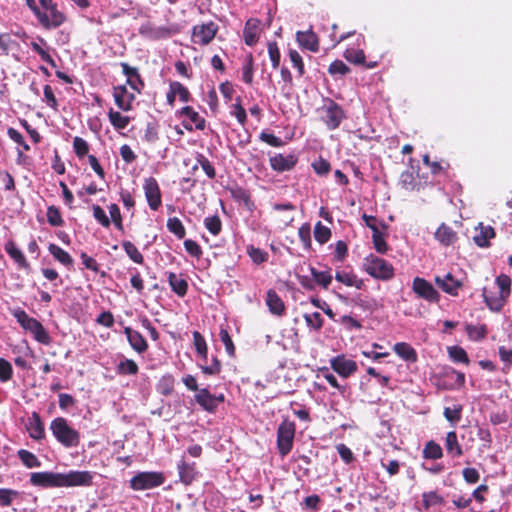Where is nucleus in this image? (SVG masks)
<instances>
[{
    "instance_id": "1",
    "label": "nucleus",
    "mask_w": 512,
    "mask_h": 512,
    "mask_svg": "<svg viewBox=\"0 0 512 512\" xmlns=\"http://www.w3.org/2000/svg\"><path fill=\"white\" fill-rule=\"evenodd\" d=\"M92 474L88 471H70L68 473L35 472L30 476L34 486L49 487H75L89 486L92 483Z\"/></svg>"
},
{
    "instance_id": "2",
    "label": "nucleus",
    "mask_w": 512,
    "mask_h": 512,
    "mask_svg": "<svg viewBox=\"0 0 512 512\" xmlns=\"http://www.w3.org/2000/svg\"><path fill=\"white\" fill-rule=\"evenodd\" d=\"M50 429L54 437L65 447H76L80 442L79 433L69 426L65 418H55L50 424Z\"/></svg>"
},
{
    "instance_id": "3",
    "label": "nucleus",
    "mask_w": 512,
    "mask_h": 512,
    "mask_svg": "<svg viewBox=\"0 0 512 512\" xmlns=\"http://www.w3.org/2000/svg\"><path fill=\"white\" fill-rule=\"evenodd\" d=\"M363 269L376 279L389 280L394 276L393 266L386 260L373 254L364 259Z\"/></svg>"
},
{
    "instance_id": "4",
    "label": "nucleus",
    "mask_w": 512,
    "mask_h": 512,
    "mask_svg": "<svg viewBox=\"0 0 512 512\" xmlns=\"http://www.w3.org/2000/svg\"><path fill=\"white\" fill-rule=\"evenodd\" d=\"M318 112L321 120L329 130L338 128L346 117L342 107L330 99L318 109Z\"/></svg>"
},
{
    "instance_id": "5",
    "label": "nucleus",
    "mask_w": 512,
    "mask_h": 512,
    "mask_svg": "<svg viewBox=\"0 0 512 512\" xmlns=\"http://www.w3.org/2000/svg\"><path fill=\"white\" fill-rule=\"evenodd\" d=\"M164 482V477L158 472H140L131 480V487L134 490H146L160 486Z\"/></svg>"
},
{
    "instance_id": "6",
    "label": "nucleus",
    "mask_w": 512,
    "mask_h": 512,
    "mask_svg": "<svg viewBox=\"0 0 512 512\" xmlns=\"http://www.w3.org/2000/svg\"><path fill=\"white\" fill-rule=\"evenodd\" d=\"M174 33L175 31L167 26H156L150 22L143 23L139 27V34L149 40L166 39Z\"/></svg>"
},
{
    "instance_id": "7",
    "label": "nucleus",
    "mask_w": 512,
    "mask_h": 512,
    "mask_svg": "<svg viewBox=\"0 0 512 512\" xmlns=\"http://www.w3.org/2000/svg\"><path fill=\"white\" fill-rule=\"evenodd\" d=\"M218 26L214 22L197 25L193 28L192 40L194 43L207 45L215 37Z\"/></svg>"
},
{
    "instance_id": "8",
    "label": "nucleus",
    "mask_w": 512,
    "mask_h": 512,
    "mask_svg": "<svg viewBox=\"0 0 512 512\" xmlns=\"http://www.w3.org/2000/svg\"><path fill=\"white\" fill-rule=\"evenodd\" d=\"M294 427L292 424H282L278 428L277 444L282 456L287 455L293 444Z\"/></svg>"
},
{
    "instance_id": "9",
    "label": "nucleus",
    "mask_w": 512,
    "mask_h": 512,
    "mask_svg": "<svg viewBox=\"0 0 512 512\" xmlns=\"http://www.w3.org/2000/svg\"><path fill=\"white\" fill-rule=\"evenodd\" d=\"M413 291L421 298L430 301L437 302L439 294L436 289L425 279L416 277L412 284Z\"/></svg>"
},
{
    "instance_id": "10",
    "label": "nucleus",
    "mask_w": 512,
    "mask_h": 512,
    "mask_svg": "<svg viewBox=\"0 0 512 512\" xmlns=\"http://www.w3.org/2000/svg\"><path fill=\"white\" fill-rule=\"evenodd\" d=\"M36 17L46 29L57 28L65 21V16L57 7L47 11L40 10Z\"/></svg>"
},
{
    "instance_id": "11",
    "label": "nucleus",
    "mask_w": 512,
    "mask_h": 512,
    "mask_svg": "<svg viewBox=\"0 0 512 512\" xmlns=\"http://www.w3.org/2000/svg\"><path fill=\"white\" fill-rule=\"evenodd\" d=\"M143 189L149 207L157 210L161 205V193L157 181L152 177L145 179Z\"/></svg>"
},
{
    "instance_id": "12",
    "label": "nucleus",
    "mask_w": 512,
    "mask_h": 512,
    "mask_svg": "<svg viewBox=\"0 0 512 512\" xmlns=\"http://www.w3.org/2000/svg\"><path fill=\"white\" fill-rule=\"evenodd\" d=\"M332 369L341 377L347 378L357 370L355 361L345 358L344 356H337L330 361Z\"/></svg>"
},
{
    "instance_id": "13",
    "label": "nucleus",
    "mask_w": 512,
    "mask_h": 512,
    "mask_svg": "<svg viewBox=\"0 0 512 512\" xmlns=\"http://www.w3.org/2000/svg\"><path fill=\"white\" fill-rule=\"evenodd\" d=\"M495 237V231L491 226H485L479 223L475 227V233L473 235V241L479 247L485 248L490 245L489 240Z\"/></svg>"
},
{
    "instance_id": "14",
    "label": "nucleus",
    "mask_w": 512,
    "mask_h": 512,
    "mask_svg": "<svg viewBox=\"0 0 512 512\" xmlns=\"http://www.w3.org/2000/svg\"><path fill=\"white\" fill-rule=\"evenodd\" d=\"M26 428L30 437L35 440H41L45 436L44 425L37 412H33L32 415L28 418Z\"/></svg>"
},
{
    "instance_id": "15",
    "label": "nucleus",
    "mask_w": 512,
    "mask_h": 512,
    "mask_svg": "<svg viewBox=\"0 0 512 512\" xmlns=\"http://www.w3.org/2000/svg\"><path fill=\"white\" fill-rule=\"evenodd\" d=\"M296 40L301 47L308 49L312 52L318 51V37L312 30H308L305 32L298 31L296 33Z\"/></svg>"
},
{
    "instance_id": "16",
    "label": "nucleus",
    "mask_w": 512,
    "mask_h": 512,
    "mask_svg": "<svg viewBox=\"0 0 512 512\" xmlns=\"http://www.w3.org/2000/svg\"><path fill=\"white\" fill-rule=\"evenodd\" d=\"M435 282L444 292L451 295H457V291L462 285L461 282L456 280L450 273L444 276H436Z\"/></svg>"
},
{
    "instance_id": "17",
    "label": "nucleus",
    "mask_w": 512,
    "mask_h": 512,
    "mask_svg": "<svg viewBox=\"0 0 512 512\" xmlns=\"http://www.w3.org/2000/svg\"><path fill=\"white\" fill-rule=\"evenodd\" d=\"M296 163L293 155L276 154L270 158L271 167L278 172H284L292 169Z\"/></svg>"
},
{
    "instance_id": "18",
    "label": "nucleus",
    "mask_w": 512,
    "mask_h": 512,
    "mask_svg": "<svg viewBox=\"0 0 512 512\" xmlns=\"http://www.w3.org/2000/svg\"><path fill=\"white\" fill-rule=\"evenodd\" d=\"M124 333L130 346L138 353H143L147 350V342L144 337L137 331L132 330L130 327L124 328Z\"/></svg>"
},
{
    "instance_id": "19",
    "label": "nucleus",
    "mask_w": 512,
    "mask_h": 512,
    "mask_svg": "<svg viewBox=\"0 0 512 512\" xmlns=\"http://www.w3.org/2000/svg\"><path fill=\"white\" fill-rule=\"evenodd\" d=\"M457 238V233L444 223H442L435 232V239L444 246L454 244Z\"/></svg>"
},
{
    "instance_id": "20",
    "label": "nucleus",
    "mask_w": 512,
    "mask_h": 512,
    "mask_svg": "<svg viewBox=\"0 0 512 512\" xmlns=\"http://www.w3.org/2000/svg\"><path fill=\"white\" fill-rule=\"evenodd\" d=\"M266 305L268 306L269 311L276 316H282L285 312L284 302L272 289L266 294Z\"/></svg>"
},
{
    "instance_id": "21",
    "label": "nucleus",
    "mask_w": 512,
    "mask_h": 512,
    "mask_svg": "<svg viewBox=\"0 0 512 512\" xmlns=\"http://www.w3.org/2000/svg\"><path fill=\"white\" fill-rule=\"evenodd\" d=\"M195 401L207 412L213 413L216 411L214 395L207 389L203 388L195 395Z\"/></svg>"
},
{
    "instance_id": "22",
    "label": "nucleus",
    "mask_w": 512,
    "mask_h": 512,
    "mask_svg": "<svg viewBox=\"0 0 512 512\" xmlns=\"http://www.w3.org/2000/svg\"><path fill=\"white\" fill-rule=\"evenodd\" d=\"M259 23L257 20H248L244 29V40L249 46H253L259 39Z\"/></svg>"
},
{
    "instance_id": "23",
    "label": "nucleus",
    "mask_w": 512,
    "mask_h": 512,
    "mask_svg": "<svg viewBox=\"0 0 512 512\" xmlns=\"http://www.w3.org/2000/svg\"><path fill=\"white\" fill-rule=\"evenodd\" d=\"M5 251L17 263L20 268L28 269L30 267L24 254L18 249L13 241H8L5 244Z\"/></svg>"
},
{
    "instance_id": "24",
    "label": "nucleus",
    "mask_w": 512,
    "mask_h": 512,
    "mask_svg": "<svg viewBox=\"0 0 512 512\" xmlns=\"http://www.w3.org/2000/svg\"><path fill=\"white\" fill-rule=\"evenodd\" d=\"M335 279L346 286L355 287L357 289H361L364 285L362 279H359L354 273L344 270L337 271Z\"/></svg>"
},
{
    "instance_id": "25",
    "label": "nucleus",
    "mask_w": 512,
    "mask_h": 512,
    "mask_svg": "<svg viewBox=\"0 0 512 512\" xmlns=\"http://www.w3.org/2000/svg\"><path fill=\"white\" fill-rule=\"evenodd\" d=\"M179 475L180 479L185 484H190L195 476H196V469H195V463H186L185 461H181L178 465Z\"/></svg>"
},
{
    "instance_id": "26",
    "label": "nucleus",
    "mask_w": 512,
    "mask_h": 512,
    "mask_svg": "<svg viewBox=\"0 0 512 512\" xmlns=\"http://www.w3.org/2000/svg\"><path fill=\"white\" fill-rule=\"evenodd\" d=\"M168 281L171 289L179 296H184L187 292L188 284L187 281L175 273L170 272L168 274Z\"/></svg>"
},
{
    "instance_id": "27",
    "label": "nucleus",
    "mask_w": 512,
    "mask_h": 512,
    "mask_svg": "<svg viewBox=\"0 0 512 512\" xmlns=\"http://www.w3.org/2000/svg\"><path fill=\"white\" fill-rule=\"evenodd\" d=\"M445 447L449 454L459 457L463 454V450L458 443L457 435L454 431H450L446 435Z\"/></svg>"
},
{
    "instance_id": "28",
    "label": "nucleus",
    "mask_w": 512,
    "mask_h": 512,
    "mask_svg": "<svg viewBox=\"0 0 512 512\" xmlns=\"http://www.w3.org/2000/svg\"><path fill=\"white\" fill-rule=\"evenodd\" d=\"M395 353L406 361L415 362L417 355L415 350L407 343L401 342L394 345Z\"/></svg>"
},
{
    "instance_id": "29",
    "label": "nucleus",
    "mask_w": 512,
    "mask_h": 512,
    "mask_svg": "<svg viewBox=\"0 0 512 512\" xmlns=\"http://www.w3.org/2000/svg\"><path fill=\"white\" fill-rule=\"evenodd\" d=\"M12 314L16 318L17 322L25 330H28V331H31L33 328H35V326L39 322L38 320L30 317L24 310H21V309L14 310Z\"/></svg>"
},
{
    "instance_id": "30",
    "label": "nucleus",
    "mask_w": 512,
    "mask_h": 512,
    "mask_svg": "<svg viewBox=\"0 0 512 512\" xmlns=\"http://www.w3.org/2000/svg\"><path fill=\"white\" fill-rule=\"evenodd\" d=\"M49 252L53 255V257L62 263L65 266L72 265L73 259L72 257L61 247L56 244H50L48 247Z\"/></svg>"
},
{
    "instance_id": "31",
    "label": "nucleus",
    "mask_w": 512,
    "mask_h": 512,
    "mask_svg": "<svg viewBox=\"0 0 512 512\" xmlns=\"http://www.w3.org/2000/svg\"><path fill=\"white\" fill-rule=\"evenodd\" d=\"M313 279L317 284L322 286L324 289H327L332 282V274L330 270L327 271H318L314 267L310 268Z\"/></svg>"
},
{
    "instance_id": "32",
    "label": "nucleus",
    "mask_w": 512,
    "mask_h": 512,
    "mask_svg": "<svg viewBox=\"0 0 512 512\" xmlns=\"http://www.w3.org/2000/svg\"><path fill=\"white\" fill-rule=\"evenodd\" d=\"M123 67L125 74L127 76L128 85L132 88L134 92L140 93V86H143V83L141 82L139 75L134 69H131L128 65L124 64Z\"/></svg>"
},
{
    "instance_id": "33",
    "label": "nucleus",
    "mask_w": 512,
    "mask_h": 512,
    "mask_svg": "<svg viewBox=\"0 0 512 512\" xmlns=\"http://www.w3.org/2000/svg\"><path fill=\"white\" fill-rule=\"evenodd\" d=\"M108 116L111 124L119 130L125 129L130 121L129 117L123 116L121 113L114 111L113 109L109 110Z\"/></svg>"
},
{
    "instance_id": "34",
    "label": "nucleus",
    "mask_w": 512,
    "mask_h": 512,
    "mask_svg": "<svg viewBox=\"0 0 512 512\" xmlns=\"http://www.w3.org/2000/svg\"><path fill=\"white\" fill-rule=\"evenodd\" d=\"M314 237L318 243L325 244L331 237V230L318 221L314 227Z\"/></svg>"
},
{
    "instance_id": "35",
    "label": "nucleus",
    "mask_w": 512,
    "mask_h": 512,
    "mask_svg": "<svg viewBox=\"0 0 512 512\" xmlns=\"http://www.w3.org/2000/svg\"><path fill=\"white\" fill-rule=\"evenodd\" d=\"M496 284L499 288V295L508 299L511 294V279L505 274H501L496 278Z\"/></svg>"
},
{
    "instance_id": "36",
    "label": "nucleus",
    "mask_w": 512,
    "mask_h": 512,
    "mask_svg": "<svg viewBox=\"0 0 512 512\" xmlns=\"http://www.w3.org/2000/svg\"><path fill=\"white\" fill-rule=\"evenodd\" d=\"M167 228L177 238L183 239L185 237V234H186L185 228H184L182 222L177 217L168 219Z\"/></svg>"
},
{
    "instance_id": "37",
    "label": "nucleus",
    "mask_w": 512,
    "mask_h": 512,
    "mask_svg": "<svg viewBox=\"0 0 512 512\" xmlns=\"http://www.w3.org/2000/svg\"><path fill=\"white\" fill-rule=\"evenodd\" d=\"M423 456L428 459H440L443 456L442 448L434 441H430L423 450Z\"/></svg>"
},
{
    "instance_id": "38",
    "label": "nucleus",
    "mask_w": 512,
    "mask_h": 512,
    "mask_svg": "<svg viewBox=\"0 0 512 512\" xmlns=\"http://www.w3.org/2000/svg\"><path fill=\"white\" fill-rule=\"evenodd\" d=\"M18 456L23 464L28 468L40 467L41 463L38 458L31 452L21 449L18 451Z\"/></svg>"
},
{
    "instance_id": "39",
    "label": "nucleus",
    "mask_w": 512,
    "mask_h": 512,
    "mask_svg": "<svg viewBox=\"0 0 512 512\" xmlns=\"http://www.w3.org/2000/svg\"><path fill=\"white\" fill-rule=\"evenodd\" d=\"M484 301L490 310L499 312L505 305L507 299L499 295L497 297L488 296L484 292Z\"/></svg>"
},
{
    "instance_id": "40",
    "label": "nucleus",
    "mask_w": 512,
    "mask_h": 512,
    "mask_svg": "<svg viewBox=\"0 0 512 512\" xmlns=\"http://www.w3.org/2000/svg\"><path fill=\"white\" fill-rule=\"evenodd\" d=\"M122 247L133 262L137 264L143 263V256L134 244L124 241Z\"/></svg>"
},
{
    "instance_id": "41",
    "label": "nucleus",
    "mask_w": 512,
    "mask_h": 512,
    "mask_svg": "<svg viewBox=\"0 0 512 512\" xmlns=\"http://www.w3.org/2000/svg\"><path fill=\"white\" fill-rule=\"evenodd\" d=\"M448 354H449V357L454 362H460V363H464V364H468L469 363V359H468L466 351L463 348L459 347V346H451V347H449L448 348Z\"/></svg>"
},
{
    "instance_id": "42",
    "label": "nucleus",
    "mask_w": 512,
    "mask_h": 512,
    "mask_svg": "<svg viewBox=\"0 0 512 512\" xmlns=\"http://www.w3.org/2000/svg\"><path fill=\"white\" fill-rule=\"evenodd\" d=\"M299 239L304 249L309 250L311 248V228L308 223H304L298 230Z\"/></svg>"
},
{
    "instance_id": "43",
    "label": "nucleus",
    "mask_w": 512,
    "mask_h": 512,
    "mask_svg": "<svg viewBox=\"0 0 512 512\" xmlns=\"http://www.w3.org/2000/svg\"><path fill=\"white\" fill-rule=\"evenodd\" d=\"M47 221L50 225L54 227L62 226L63 225V219L60 214V211L55 206H49L47 208Z\"/></svg>"
},
{
    "instance_id": "44",
    "label": "nucleus",
    "mask_w": 512,
    "mask_h": 512,
    "mask_svg": "<svg viewBox=\"0 0 512 512\" xmlns=\"http://www.w3.org/2000/svg\"><path fill=\"white\" fill-rule=\"evenodd\" d=\"M344 56L347 61L355 64H362L365 61V54L362 50L359 49H347L344 53Z\"/></svg>"
},
{
    "instance_id": "45",
    "label": "nucleus",
    "mask_w": 512,
    "mask_h": 512,
    "mask_svg": "<svg viewBox=\"0 0 512 512\" xmlns=\"http://www.w3.org/2000/svg\"><path fill=\"white\" fill-rule=\"evenodd\" d=\"M118 371L121 374L135 375L138 372V365L134 360L126 359L118 364Z\"/></svg>"
},
{
    "instance_id": "46",
    "label": "nucleus",
    "mask_w": 512,
    "mask_h": 512,
    "mask_svg": "<svg viewBox=\"0 0 512 512\" xmlns=\"http://www.w3.org/2000/svg\"><path fill=\"white\" fill-rule=\"evenodd\" d=\"M423 504L425 508H429L430 506L441 505L443 503V497L437 494L436 492H428L422 495Z\"/></svg>"
},
{
    "instance_id": "47",
    "label": "nucleus",
    "mask_w": 512,
    "mask_h": 512,
    "mask_svg": "<svg viewBox=\"0 0 512 512\" xmlns=\"http://www.w3.org/2000/svg\"><path fill=\"white\" fill-rule=\"evenodd\" d=\"M174 379L171 375L163 376L158 384V391L163 395H168L173 390Z\"/></svg>"
},
{
    "instance_id": "48",
    "label": "nucleus",
    "mask_w": 512,
    "mask_h": 512,
    "mask_svg": "<svg viewBox=\"0 0 512 512\" xmlns=\"http://www.w3.org/2000/svg\"><path fill=\"white\" fill-rule=\"evenodd\" d=\"M204 225L213 235H217L221 231V220L218 216L205 218Z\"/></svg>"
},
{
    "instance_id": "49",
    "label": "nucleus",
    "mask_w": 512,
    "mask_h": 512,
    "mask_svg": "<svg viewBox=\"0 0 512 512\" xmlns=\"http://www.w3.org/2000/svg\"><path fill=\"white\" fill-rule=\"evenodd\" d=\"M30 332L34 335V338L38 342L42 344H49L50 337L40 322H38L35 328H33Z\"/></svg>"
},
{
    "instance_id": "50",
    "label": "nucleus",
    "mask_w": 512,
    "mask_h": 512,
    "mask_svg": "<svg viewBox=\"0 0 512 512\" xmlns=\"http://www.w3.org/2000/svg\"><path fill=\"white\" fill-rule=\"evenodd\" d=\"M248 255L252 261L256 264L263 263L267 260L268 254L259 248L249 246L247 248Z\"/></svg>"
},
{
    "instance_id": "51",
    "label": "nucleus",
    "mask_w": 512,
    "mask_h": 512,
    "mask_svg": "<svg viewBox=\"0 0 512 512\" xmlns=\"http://www.w3.org/2000/svg\"><path fill=\"white\" fill-rule=\"evenodd\" d=\"M193 340H194V346H195L197 353L199 355L203 356L204 358H206L207 345H206L205 339L202 337V335L199 332L195 331L193 333Z\"/></svg>"
},
{
    "instance_id": "52",
    "label": "nucleus",
    "mask_w": 512,
    "mask_h": 512,
    "mask_svg": "<svg viewBox=\"0 0 512 512\" xmlns=\"http://www.w3.org/2000/svg\"><path fill=\"white\" fill-rule=\"evenodd\" d=\"M12 365L3 358H0V381L7 382L12 377Z\"/></svg>"
},
{
    "instance_id": "53",
    "label": "nucleus",
    "mask_w": 512,
    "mask_h": 512,
    "mask_svg": "<svg viewBox=\"0 0 512 512\" xmlns=\"http://www.w3.org/2000/svg\"><path fill=\"white\" fill-rule=\"evenodd\" d=\"M18 496V492L12 489H0V505L9 506Z\"/></svg>"
},
{
    "instance_id": "54",
    "label": "nucleus",
    "mask_w": 512,
    "mask_h": 512,
    "mask_svg": "<svg viewBox=\"0 0 512 512\" xmlns=\"http://www.w3.org/2000/svg\"><path fill=\"white\" fill-rule=\"evenodd\" d=\"M253 77L252 57L247 58L241 69V78L245 83H251Z\"/></svg>"
},
{
    "instance_id": "55",
    "label": "nucleus",
    "mask_w": 512,
    "mask_h": 512,
    "mask_svg": "<svg viewBox=\"0 0 512 512\" xmlns=\"http://www.w3.org/2000/svg\"><path fill=\"white\" fill-rule=\"evenodd\" d=\"M181 113L188 116L191 119V121L195 123L196 128L203 129L204 120L201 119L199 114L195 112L191 107H183Z\"/></svg>"
},
{
    "instance_id": "56",
    "label": "nucleus",
    "mask_w": 512,
    "mask_h": 512,
    "mask_svg": "<svg viewBox=\"0 0 512 512\" xmlns=\"http://www.w3.org/2000/svg\"><path fill=\"white\" fill-rule=\"evenodd\" d=\"M305 321L309 327H312L316 330L320 329L323 324V319L318 312H314L312 314L304 315Z\"/></svg>"
},
{
    "instance_id": "57",
    "label": "nucleus",
    "mask_w": 512,
    "mask_h": 512,
    "mask_svg": "<svg viewBox=\"0 0 512 512\" xmlns=\"http://www.w3.org/2000/svg\"><path fill=\"white\" fill-rule=\"evenodd\" d=\"M73 147H74L75 153L79 157L85 156L89 151L88 143L80 137L74 138Z\"/></svg>"
},
{
    "instance_id": "58",
    "label": "nucleus",
    "mask_w": 512,
    "mask_h": 512,
    "mask_svg": "<svg viewBox=\"0 0 512 512\" xmlns=\"http://www.w3.org/2000/svg\"><path fill=\"white\" fill-rule=\"evenodd\" d=\"M93 216L103 226H110V219L99 205H93Z\"/></svg>"
},
{
    "instance_id": "59",
    "label": "nucleus",
    "mask_w": 512,
    "mask_h": 512,
    "mask_svg": "<svg viewBox=\"0 0 512 512\" xmlns=\"http://www.w3.org/2000/svg\"><path fill=\"white\" fill-rule=\"evenodd\" d=\"M108 209L111 216V220L113 221L116 228L119 230H123L122 217L119 207L116 204H111L109 205Z\"/></svg>"
},
{
    "instance_id": "60",
    "label": "nucleus",
    "mask_w": 512,
    "mask_h": 512,
    "mask_svg": "<svg viewBox=\"0 0 512 512\" xmlns=\"http://www.w3.org/2000/svg\"><path fill=\"white\" fill-rule=\"evenodd\" d=\"M373 244L377 252L385 253L387 250V244L381 231L373 233L372 235Z\"/></svg>"
},
{
    "instance_id": "61",
    "label": "nucleus",
    "mask_w": 512,
    "mask_h": 512,
    "mask_svg": "<svg viewBox=\"0 0 512 512\" xmlns=\"http://www.w3.org/2000/svg\"><path fill=\"white\" fill-rule=\"evenodd\" d=\"M219 336H220L221 341L225 345V349H226L227 353L229 355H233L234 351H235V347H234L232 339H231L229 333L227 332V330L221 329Z\"/></svg>"
},
{
    "instance_id": "62",
    "label": "nucleus",
    "mask_w": 512,
    "mask_h": 512,
    "mask_svg": "<svg viewBox=\"0 0 512 512\" xmlns=\"http://www.w3.org/2000/svg\"><path fill=\"white\" fill-rule=\"evenodd\" d=\"M289 57L293 66L298 70L299 75H303L304 73V64L302 61V57L296 50H290Z\"/></svg>"
},
{
    "instance_id": "63",
    "label": "nucleus",
    "mask_w": 512,
    "mask_h": 512,
    "mask_svg": "<svg viewBox=\"0 0 512 512\" xmlns=\"http://www.w3.org/2000/svg\"><path fill=\"white\" fill-rule=\"evenodd\" d=\"M260 139L273 147H280L283 145V141L271 133L262 132L260 134Z\"/></svg>"
},
{
    "instance_id": "64",
    "label": "nucleus",
    "mask_w": 512,
    "mask_h": 512,
    "mask_svg": "<svg viewBox=\"0 0 512 512\" xmlns=\"http://www.w3.org/2000/svg\"><path fill=\"white\" fill-rule=\"evenodd\" d=\"M184 247H185V250L191 256L200 257V255L202 254V250H201L200 246L193 240H190V239L185 240Z\"/></svg>"
}]
</instances>
